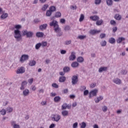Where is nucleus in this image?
I'll return each mask as SVG.
<instances>
[{"instance_id": "1", "label": "nucleus", "mask_w": 128, "mask_h": 128, "mask_svg": "<svg viewBox=\"0 0 128 128\" xmlns=\"http://www.w3.org/2000/svg\"><path fill=\"white\" fill-rule=\"evenodd\" d=\"M50 26H54V30L56 32L58 36H60L62 35V32L60 30V28L58 27V22L56 20H53L50 24Z\"/></svg>"}, {"instance_id": "2", "label": "nucleus", "mask_w": 128, "mask_h": 128, "mask_svg": "<svg viewBox=\"0 0 128 128\" xmlns=\"http://www.w3.org/2000/svg\"><path fill=\"white\" fill-rule=\"evenodd\" d=\"M22 26L20 25H16L15 26V28H16V30H14V32L15 34L14 38L16 39V40L19 42V40H22V36H20V31L18 30L20 28H21Z\"/></svg>"}, {"instance_id": "3", "label": "nucleus", "mask_w": 128, "mask_h": 128, "mask_svg": "<svg viewBox=\"0 0 128 128\" xmlns=\"http://www.w3.org/2000/svg\"><path fill=\"white\" fill-rule=\"evenodd\" d=\"M98 94V90L95 89L91 90L90 92L89 98H92V96H96V94Z\"/></svg>"}, {"instance_id": "4", "label": "nucleus", "mask_w": 128, "mask_h": 128, "mask_svg": "<svg viewBox=\"0 0 128 128\" xmlns=\"http://www.w3.org/2000/svg\"><path fill=\"white\" fill-rule=\"evenodd\" d=\"M28 60V55L23 54L20 58V62H24Z\"/></svg>"}, {"instance_id": "5", "label": "nucleus", "mask_w": 128, "mask_h": 128, "mask_svg": "<svg viewBox=\"0 0 128 128\" xmlns=\"http://www.w3.org/2000/svg\"><path fill=\"white\" fill-rule=\"evenodd\" d=\"M52 119L54 120V122H58L60 120V116L58 114H54L52 116Z\"/></svg>"}, {"instance_id": "6", "label": "nucleus", "mask_w": 128, "mask_h": 128, "mask_svg": "<svg viewBox=\"0 0 128 128\" xmlns=\"http://www.w3.org/2000/svg\"><path fill=\"white\" fill-rule=\"evenodd\" d=\"M26 72V69L24 67H20V68H18L16 70V74H24Z\"/></svg>"}, {"instance_id": "7", "label": "nucleus", "mask_w": 128, "mask_h": 128, "mask_svg": "<svg viewBox=\"0 0 128 128\" xmlns=\"http://www.w3.org/2000/svg\"><path fill=\"white\" fill-rule=\"evenodd\" d=\"M76 58V52H72L71 55L69 56V60L73 61L75 58Z\"/></svg>"}, {"instance_id": "8", "label": "nucleus", "mask_w": 128, "mask_h": 128, "mask_svg": "<svg viewBox=\"0 0 128 128\" xmlns=\"http://www.w3.org/2000/svg\"><path fill=\"white\" fill-rule=\"evenodd\" d=\"M100 30H90V34H92V36H94L96 34H100Z\"/></svg>"}, {"instance_id": "9", "label": "nucleus", "mask_w": 128, "mask_h": 128, "mask_svg": "<svg viewBox=\"0 0 128 128\" xmlns=\"http://www.w3.org/2000/svg\"><path fill=\"white\" fill-rule=\"evenodd\" d=\"M90 19L91 20H93V22H97L100 20V17L98 16H90Z\"/></svg>"}, {"instance_id": "10", "label": "nucleus", "mask_w": 128, "mask_h": 128, "mask_svg": "<svg viewBox=\"0 0 128 128\" xmlns=\"http://www.w3.org/2000/svg\"><path fill=\"white\" fill-rule=\"evenodd\" d=\"M78 76H74L72 77V84H76L78 82Z\"/></svg>"}, {"instance_id": "11", "label": "nucleus", "mask_w": 128, "mask_h": 128, "mask_svg": "<svg viewBox=\"0 0 128 128\" xmlns=\"http://www.w3.org/2000/svg\"><path fill=\"white\" fill-rule=\"evenodd\" d=\"M26 84H28V82H26V81H24L23 82H22V86L20 88V90H24V86H26Z\"/></svg>"}, {"instance_id": "12", "label": "nucleus", "mask_w": 128, "mask_h": 128, "mask_svg": "<svg viewBox=\"0 0 128 128\" xmlns=\"http://www.w3.org/2000/svg\"><path fill=\"white\" fill-rule=\"evenodd\" d=\"M80 64L76 62H74L71 64L72 68H78Z\"/></svg>"}, {"instance_id": "13", "label": "nucleus", "mask_w": 128, "mask_h": 128, "mask_svg": "<svg viewBox=\"0 0 128 128\" xmlns=\"http://www.w3.org/2000/svg\"><path fill=\"white\" fill-rule=\"evenodd\" d=\"M114 82V84H120L122 82V80L118 78H116L114 80H113Z\"/></svg>"}, {"instance_id": "14", "label": "nucleus", "mask_w": 128, "mask_h": 128, "mask_svg": "<svg viewBox=\"0 0 128 128\" xmlns=\"http://www.w3.org/2000/svg\"><path fill=\"white\" fill-rule=\"evenodd\" d=\"M47 27H48V24H45L40 26V30H46Z\"/></svg>"}, {"instance_id": "15", "label": "nucleus", "mask_w": 128, "mask_h": 128, "mask_svg": "<svg viewBox=\"0 0 128 128\" xmlns=\"http://www.w3.org/2000/svg\"><path fill=\"white\" fill-rule=\"evenodd\" d=\"M30 94V90L28 89H26L23 91V94L24 96H28Z\"/></svg>"}, {"instance_id": "16", "label": "nucleus", "mask_w": 128, "mask_h": 128, "mask_svg": "<svg viewBox=\"0 0 128 128\" xmlns=\"http://www.w3.org/2000/svg\"><path fill=\"white\" fill-rule=\"evenodd\" d=\"M54 102H58L60 101V97L59 96H56L54 98Z\"/></svg>"}, {"instance_id": "17", "label": "nucleus", "mask_w": 128, "mask_h": 128, "mask_svg": "<svg viewBox=\"0 0 128 128\" xmlns=\"http://www.w3.org/2000/svg\"><path fill=\"white\" fill-rule=\"evenodd\" d=\"M114 18L117 20H122V16L120 15V14H116Z\"/></svg>"}, {"instance_id": "18", "label": "nucleus", "mask_w": 128, "mask_h": 128, "mask_svg": "<svg viewBox=\"0 0 128 128\" xmlns=\"http://www.w3.org/2000/svg\"><path fill=\"white\" fill-rule=\"evenodd\" d=\"M106 70H108L107 67H102L99 68L98 72H106Z\"/></svg>"}, {"instance_id": "19", "label": "nucleus", "mask_w": 128, "mask_h": 128, "mask_svg": "<svg viewBox=\"0 0 128 128\" xmlns=\"http://www.w3.org/2000/svg\"><path fill=\"white\" fill-rule=\"evenodd\" d=\"M104 22V20H98L96 22V26H102V23Z\"/></svg>"}, {"instance_id": "20", "label": "nucleus", "mask_w": 128, "mask_h": 128, "mask_svg": "<svg viewBox=\"0 0 128 128\" xmlns=\"http://www.w3.org/2000/svg\"><path fill=\"white\" fill-rule=\"evenodd\" d=\"M36 36L38 38H42L44 36V33L42 32H38L36 34Z\"/></svg>"}, {"instance_id": "21", "label": "nucleus", "mask_w": 128, "mask_h": 128, "mask_svg": "<svg viewBox=\"0 0 128 128\" xmlns=\"http://www.w3.org/2000/svg\"><path fill=\"white\" fill-rule=\"evenodd\" d=\"M126 40L124 38L122 37H120L118 38V39L116 40V42H118V44H120V42H122L123 40Z\"/></svg>"}, {"instance_id": "22", "label": "nucleus", "mask_w": 128, "mask_h": 128, "mask_svg": "<svg viewBox=\"0 0 128 128\" xmlns=\"http://www.w3.org/2000/svg\"><path fill=\"white\" fill-rule=\"evenodd\" d=\"M104 98L102 96H100V97L97 98L96 99H95V102L96 104H98L100 100H103Z\"/></svg>"}, {"instance_id": "23", "label": "nucleus", "mask_w": 128, "mask_h": 128, "mask_svg": "<svg viewBox=\"0 0 128 128\" xmlns=\"http://www.w3.org/2000/svg\"><path fill=\"white\" fill-rule=\"evenodd\" d=\"M49 10L52 12H56V8L54 6H51L49 8Z\"/></svg>"}, {"instance_id": "24", "label": "nucleus", "mask_w": 128, "mask_h": 128, "mask_svg": "<svg viewBox=\"0 0 128 128\" xmlns=\"http://www.w3.org/2000/svg\"><path fill=\"white\" fill-rule=\"evenodd\" d=\"M108 42H110V44H114L116 42V39L111 38L109 39Z\"/></svg>"}, {"instance_id": "25", "label": "nucleus", "mask_w": 128, "mask_h": 128, "mask_svg": "<svg viewBox=\"0 0 128 128\" xmlns=\"http://www.w3.org/2000/svg\"><path fill=\"white\" fill-rule=\"evenodd\" d=\"M84 60V58L82 56H79L77 58V62H83Z\"/></svg>"}, {"instance_id": "26", "label": "nucleus", "mask_w": 128, "mask_h": 128, "mask_svg": "<svg viewBox=\"0 0 128 128\" xmlns=\"http://www.w3.org/2000/svg\"><path fill=\"white\" fill-rule=\"evenodd\" d=\"M48 8V4H45L44 6L42 7V10L43 12H45V10H46V9Z\"/></svg>"}, {"instance_id": "27", "label": "nucleus", "mask_w": 128, "mask_h": 128, "mask_svg": "<svg viewBox=\"0 0 128 128\" xmlns=\"http://www.w3.org/2000/svg\"><path fill=\"white\" fill-rule=\"evenodd\" d=\"M8 13H4L2 15H1L0 18H8Z\"/></svg>"}, {"instance_id": "28", "label": "nucleus", "mask_w": 128, "mask_h": 128, "mask_svg": "<svg viewBox=\"0 0 128 128\" xmlns=\"http://www.w3.org/2000/svg\"><path fill=\"white\" fill-rule=\"evenodd\" d=\"M11 124H12V125L13 126L14 128H20V126L16 124H15L16 122H12Z\"/></svg>"}, {"instance_id": "29", "label": "nucleus", "mask_w": 128, "mask_h": 128, "mask_svg": "<svg viewBox=\"0 0 128 128\" xmlns=\"http://www.w3.org/2000/svg\"><path fill=\"white\" fill-rule=\"evenodd\" d=\"M32 34H34L32 32H27V35H26V36L27 38H32Z\"/></svg>"}, {"instance_id": "30", "label": "nucleus", "mask_w": 128, "mask_h": 128, "mask_svg": "<svg viewBox=\"0 0 128 128\" xmlns=\"http://www.w3.org/2000/svg\"><path fill=\"white\" fill-rule=\"evenodd\" d=\"M66 80V77L64 76H61L59 78V82H64Z\"/></svg>"}, {"instance_id": "31", "label": "nucleus", "mask_w": 128, "mask_h": 128, "mask_svg": "<svg viewBox=\"0 0 128 128\" xmlns=\"http://www.w3.org/2000/svg\"><path fill=\"white\" fill-rule=\"evenodd\" d=\"M62 114L64 116H68V112L66 110H64L62 112Z\"/></svg>"}, {"instance_id": "32", "label": "nucleus", "mask_w": 128, "mask_h": 128, "mask_svg": "<svg viewBox=\"0 0 128 128\" xmlns=\"http://www.w3.org/2000/svg\"><path fill=\"white\" fill-rule=\"evenodd\" d=\"M40 44L41 46H42V48H44V46H48V42H42Z\"/></svg>"}, {"instance_id": "33", "label": "nucleus", "mask_w": 128, "mask_h": 128, "mask_svg": "<svg viewBox=\"0 0 128 128\" xmlns=\"http://www.w3.org/2000/svg\"><path fill=\"white\" fill-rule=\"evenodd\" d=\"M12 110H13L12 108L8 107L6 108V112H12Z\"/></svg>"}, {"instance_id": "34", "label": "nucleus", "mask_w": 128, "mask_h": 128, "mask_svg": "<svg viewBox=\"0 0 128 128\" xmlns=\"http://www.w3.org/2000/svg\"><path fill=\"white\" fill-rule=\"evenodd\" d=\"M67 108H70L68 107V104H64L62 105V110H66Z\"/></svg>"}, {"instance_id": "35", "label": "nucleus", "mask_w": 128, "mask_h": 128, "mask_svg": "<svg viewBox=\"0 0 128 128\" xmlns=\"http://www.w3.org/2000/svg\"><path fill=\"white\" fill-rule=\"evenodd\" d=\"M52 12L51 11L48 10L46 12V16H52Z\"/></svg>"}, {"instance_id": "36", "label": "nucleus", "mask_w": 128, "mask_h": 128, "mask_svg": "<svg viewBox=\"0 0 128 128\" xmlns=\"http://www.w3.org/2000/svg\"><path fill=\"white\" fill-rule=\"evenodd\" d=\"M29 65H30V66H34L36 65V61L34 60L30 61Z\"/></svg>"}, {"instance_id": "37", "label": "nucleus", "mask_w": 128, "mask_h": 128, "mask_svg": "<svg viewBox=\"0 0 128 128\" xmlns=\"http://www.w3.org/2000/svg\"><path fill=\"white\" fill-rule=\"evenodd\" d=\"M106 2L108 6H112V0H106Z\"/></svg>"}, {"instance_id": "38", "label": "nucleus", "mask_w": 128, "mask_h": 128, "mask_svg": "<svg viewBox=\"0 0 128 128\" xmlns=\"http://www.w3.org/2000/svg\"><path fill=\"white\" fill-rule=\"evenodd\" d=\"M102 46H106V40H102L100 42Z\"/></svg>"}, {"instance_id": "39", "label": "nucleus", "mask_w": 128, "mask_h": 128, "mask_svg": "<svg viewBox=\"0 0 128 128\" xmlns=\"http://www.w3.org/2000/svg\"><path fill=\"white\" fill-rule=\"evenodd\" d=\"M0 112L1 114H2V116H4V114H6V111L4 109H2L0 110Z\"/></svg>"}, {"instance_id": "40", "label": "nucleus", "mask_w": 128, "mask_h": 128, "mask_svg": "<svg viewBox=\"0 0 128 128\" xmlns=\"http://www.w3.org/2000/svg\"><path fill=\"white\" fill-rule=\"evenodd\" d=\"M84 20V16L83 14H82L79 19V22H82Z\"/></svg>"}, {"instance_id": "41", "label": "nucleus", "mask_w": 128, "mask_h": 128, "mask_svg": "<svg viewBox=\"0 0 128 128\" xmlns=\"http://www.w3.org/2000/svg\"><path fill=\"white\" fill-rule=\"evenodd\" d=\"M40 46H42L41 44L38 43L36 45L35 48L36 50H38L40 48Z\"/></svg>"}, {"instance_id": "42", "label": "nucleus", "mask_w": 128, "mask_h": 128, "mask_svg": "<svg viewBox=\"0 0 128 128\" xmlns=\"http://www.w3.org/2000/svg\"><path fill=\"white\" fill-rule=\"evenodd\" d=\"M61 16H62V14L60 12H56L55 15L56 18H60Z\"/></svg>"}, {"instance_id": "43", "label": "nucleus", "mask_w": 128, "mask_h": 128, "mask_svg": "<svg viewBox=\"0 0 128 128\" xmlns=\"http://www.w3.org/2000/svg\"><path fill=\"white\" fill-rule=\"evenodd\" d=\"M64 72H70V68L69 67H65L64 68Z\"/></svg>"}, {"instance_id": "44", "label": "nucleus", "mask_w": 128, "mask_h": 128, "mask_svg": "<svg viewBox=\"0 0 128 128\" xmlns=\"http://www.w3.org/2000/svg\"><path fill=\"white\" fill-rule=\"evenodd\" d=\"M52 88H58V85L56 83H54L52 84Z\"/></svg>"}, {"instance_id": "45", "label": "nucleus", "mask_w": 128, "mask_h": 128, "mask_svg": "<svg viewBox=\"0 0 128 128\" xmlns=\"http://www.w3.org/2000/svg\"><path fill=\"white\" fill-rule=\"evenodd\" d=\"M28 32L26 30H22V36H26L28 34Z\"/></svg>"}, {"instance_id": "46", "label": "nucleus", "mask_w": 128, "mask_h": 128, "mask_svg": "<svg viewBox=\"0 0 128 128\" xmlns=\"http://www.w3.org/2000/svg\"><path fill=\"white\" fill-rule=\"evenodd\" d=\"M86 38V36H78V38H79V40H84V38Z\"/></svg>"}, {"instance_id": "47", "label": "nucleus", "mask_w": 128, "mask_h": 128, "mask_svg": "<svg viewBox=\"0 0 128 128\" xmlns=\"http://www.w3.org/2000/svg\"><path fill=\"white\" fill-rule=\"evenodd\" d=\"M110 24L112 26H116V21H114V20H111Z\"/></svg>"}, {"instance_id": "48", "label": "nucleus", "mask_w": 128, "mask_h": 128, "mask_svg": "<svg viewBox=\"0 0 128 128\" xmlns=\"http://www.w3.org/2000/svg\"><path fill=\"white\" fill-rule=\"evenodd\" d=\"M102 110H103V112H106L108 110V107H106V106H103L102 108Z\"/></svg>"}, {"instance_id": "49", "label": "nucleus", "mask_w": 128, "mask_h": 128, "mask_svg": "<svg viewBox=\"0 0 128 128\" xmlns=\"http://www.w3.org/2000/svg\"><path fill=\"white\" fill-rule=\"evenodd\" d=\"M86 124L84 122H82L81 125V128H86Z\"/></svg>"}, {"instance_id": "50", "label": "nucleus", "mask_w": 128, "mask_h": 128, "mask_svg": "<svg viewBox=\"0 0 128 128\" xmlns=\"http://www.w3.org/2000/svg\"><path fill=\"white\" fill-rule=\"evenodd\" d=\"M102 2V0H95L96 4H100Z\"/></svg>"}, {"instance_id": "51", "label": "nucleus", "mask_w": 128, "mask_h": 128, "mask_svg": "<svg viewBox=\"0 0 128 128\" xmlns=\"http://www.w3.org/2000/svg\"><path fill=\"white\" fill-rule=\"evenodd\" d=\"M106 38V34H100V38Z\"/></svg>"}, {"instance_id": "52", "label": "nucleus", "mask_w": 128, "mask_h": 128, "mask_svg": "<svg viewBox=\"0 0 128 128\" xmlns=\"http://www.w3.org/2000/svg\"><path fill=\"white\" fill-rule=\"evenodd\" d=\"M84 96H88V90H85L84 92Z\"/></svg>"}, {"instance_id": "53", "label": "nucleus", "mask_w": 128, "mask_h": 128, "mask_svg": "<svg viewBox=\"0 0 128 128\" xmlns=\"http://www.w3.org/2000/svg\"><path fill=\"white\" fill-rule=\"evenodd\" d=\"M28 82L29 84H32V82H34V78H32L30 79H29Z\"/></svg>"}, {"instance_id": "54", "label": "nucleus", "mask_w": 128, "mask_h": 128, "mask_svg": "<svg viewBox=\"0 0 128 128\" xmlns=\"http://www.w3.org/2000/svg\"><path fill=\"white\" fill-rule=\"evenodd\" d=\"M40 104L42 105V106H46V101H42L40 103Z\"/></svg>"}, {"instance_id": "55", "label": "nucleus", "mask_w": 128, "mask_h": 128, "mask_svg": "<svg viewBox=\"0 0 128 128\" xmlns=\"http://www.w3.org/2000/svg\"><path fill=\"white\" fill-rule=\"evenodd\" d=\"M70 30V26H66L64 28V30Z\"/></svg>"}, {"instance_id": "56", "label": "nucleus", "mask_w": 128, "mask_h": 128, "mask_svg": "<svg viewBox=\"0 0 128 128\" xmlns=\"http://www.w3.org/2000/svg\"><path fill=\"white\" fill-rule=\"evenodd\" d=\"M72 42V40H67L65 42V44H70V43Z\"/></svg>"}, {"instance_id": "57", "label": "nucleus", "mask_w": 128, "mask_h": 128, "mask_svg": "<svg viewBox=\"0 0 128 128\" xmlns=\"http://www.w3.org/2000/svg\"><path fill=\"white\" fill-rule=\"evenodd\" d=\"M61 54H66V50H62L60 51Z\"/></svg>"}, {"instance_id": "58", "label": "nucleus", "mask_w": 128, "mask_h": 128, "mask_svg": "<svg viewBox=\"0 0 128 128\" xmlns=\"http://www.w3.org/2000/svg\"><path fill=\"white\" fill-rule=\"evenodd\" d=\"M118 30V28L116 27H114L112 28V32H116Z\"/></svg>"}, {"instance_id": "59", "label": "nucleus", "mask_w": 128, "mask_h": 128, "mask_svg": "<svg viewBox=\"0 0 128 128\" xmlns=\"http://www.w3.org/2000/svg\"><path fill=\"white\" fill-rule=\"evenodd\" d=\"M96 86V84H92L90 86V88H94Z\"/></svg>"}, {"instance_id": "60", "label": "nucleus", "mask_w": 128, "mask_h": 128, "mask_svg": "<svg viewBox=\"0 0 128 128\" xmlns=\"http://www.w3.org/2000/svg\"><path fill=\"white\" fill-rule=\"evenodd\" d=\"M56 126V124H52L50 125L49 128H54Z\"/></svg>"}, {"instance_id": "61", "label": "nucleus", "mask_w": 128, "mask_h": 128, "mask_svg": "<svg viewBox=\"0 0 128 128\" xmlns=\"http://www.w3.org/2000/svg\"><path fill=\"white\" fill-rule=\"evenodd\" d=\"M40 22V20L39 19H35L34 20V22H35V24H38V22Z\"/></svg>"}, {"instance_id": "62", "label": "nucleus", "mask_w": 128, "mask_h": 128, "mask_svg": "<svg viewBox=\"0 0 128 128\" xmlns=\"http://www.w3.org/2000/svg\"><path fill=\"white\" fill-rule=\"evenodd\" d=\"M61 24H64L66 22V20L64 18H62L60 20Z\"/></svg>"}, {"instance_id": "63", "label": "nucleus", "mask_w": 128, "mask_h": 128, "mask_svg": "<svg viewBox=\"0 0 128 128\" xmlns=\"http://www.w3.org/2000/svg\"><path fill=\"white\" fill-rule=\"evenodd\" d=\"M78 127V122H76L73 124L74 128H76Z\"/></svg>"}, {"instance_id": "64", "label": "nucleus", "mask_w": 128, "mask_h": 128, "mask_svg": "<svg viewBox=\"0 0 128 128\" xmlns=\"http://www.w3.org/2000/svg\"><path fill=\"white\" fill-rule=\"evenodd\" d=\"M56 96V93L51 92L50 93V96Z\"/></svg>"}]
</instances>
